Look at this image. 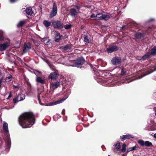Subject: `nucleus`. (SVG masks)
Masks as SVG:
<instances>
[{"mask_svg": "<svg viewBox=\"0 0 156 156\" xmlns=\"http://www.w3.org/2000/svg\"><path fill=\"white\" fill-rule=\"evenodd\" d=\"M19 122L23 128L30 127L34 123V116L31 113H24L19 117Z\"/></svg>", "mask_w": 156, "mask_h": 156, "instance_id": "nucleus-1", "label": "nucleus"}, {"mask_svg": "<svg viewBox=\"0 0 156 156\" xmlns=\"http://www.w3.org/2000/svg\"><path fill=\"white\" fill-rule=\"evenodd\" d=\"M3 129L6 134V137L5 138V140L7 144L8 147L9 148L10 146L11 141L9 133L8 124L7 123L4 122L3 125Z\"/></svg>", "mask_w": 156, "mask_h": 156, "instance_id": "nucleus-2", "label": "nucleus"}, {"mask_svg": "<svg viewBox=\"0 0 156 156\" xmlns=\"http://www.w3.org/2000/svg\"><path fill=\"white\" fill-rule=\"evenodd\" d=\"M57 12V8L56 4L55 3H53L52 9L50 13V17L52 18L55 16Z\"/></svg>", "mask_w": 156, "mask_h": 156, "instance_id": "nucleus-3", "label": "nucleus"}, {"mask_svg": "<svg viewBox=\"0 0 156 156\" xmlns=\"http://www.w3.org/2000/svg\"><path fill=\"white\" fill-rule=\"evenodd\" d=\"M53 26L54 28L60 29L63 28V24L60 21H54L52 22Z\"/></svg>", "mask_w": 156, "mask_h": 156, "instance_id": "nucleus-4", "label": "nucleus"}, {"mask_svg": "<svg viewBox=\"0 0 156 156\" xmlns=\"http://www.w3.org/2000/svg\"><path fill=\"white\" fill-rule=\"evenodd\" d=\"M25 98V95L22 93L18 94L17 97L13 99L14 103H16L19 101H22Z\"/></svg>", "mask_w": 156, "mask_h": 156, "instance_id": "nucleus-5", "label": "nucleus"}, {"mask_svg": "<svg viewBox=\"0 0 156 156\" xmlns=\"http://www.w3.org/2000/svg\"><path fill=\"white\" fill-rule=\"evenodd\" d=\"M9 43L10 41H9L2 44H0V51H2L5 50L9 46Z\"/></svg>", "mask_w": 156, "mask_h": 156, "instance_id": "nucleus-6", "label": "nucleus"}, {"mask_svg": "<svg viewBox=\"0 0 156 156\" xmlns=\"http://www.w3.org/2000/svg\"><path fill=\"white\" fill-rule=\"evenodd\" d=\"M31 44L29 43H25L24 44V48L23 51V53H25L29 51L31 48Z\"/></svg>", "mask_w": 156, "mask_h": 156, "instance_id": "nucleus-7", "label": "nucleus"}, {"mask_svg": "<svg viewBox=\"0 0 156 156\" xmlns=\"http://www.w3.org/2000/svg\"><path fill=\"white\" fill-rule=\"evenodd\" d=\"M85 62V60L84 58L80 57L78 58L75 61L74 63L76 65H82Z\"/></svg>", "mask_w": 156, "mask_h": 156, "instance_id": "nucleus-8", "label": "nucleus"}, {"mask_svg": "<svg viewBox=\"0 0 156 156\" xmlns=\"http://www.w3.org/2000/svg\"><path fill=\"white\" fill-rule=\"evenodd\" d=\"M118 50V48L116 45H111L107 49V51L108 53H112L113 52Z\"/></svg>", "mask_w": 156, "mask_h": 156, "instance_id": "nucleus-9", "label": "nucleus"}, {"mask_svg": "<svg viewBox=\"0 0 156 156\" xmlns=\"http://www.w3.org/2000/svg\"><path fill=\"white\" fill-rule=\"evenodd\" d=\"M111 62L113 65H116L121 63V60L119 58L116 57L112 58Z\"/></svg>", "mask_w": 156, "mask_h": 156, "instance_id": "nucleus-10", "label": "nucleus"}, {"mask_svg": "<svg viewBox=\"0 0 156 156\" xmlns=\"http://www.w3.org/2000/svg\"><path fill=\"white\" fill-rule=\"evenodd\" d=\"M58 74L55 72L51 73L49 76V78L51 79H55L58 77Z\"/></svg>", "mask_w": 156, "mask_h": 156, "instance_id": "nucleus-11", "label": "nucleus"}, {"mask_svg": "<svg viewBox=\"0 0 156 156\" xmlns=\"http://www.w3.org/2000/svg\"><path fill=\"white\" fill-rule=\"evenodd\" d=\"M25 12L27 15H34V12L30 7L27 8L25 10Z\"/></svg>", "mask_w": 156, "mask_h": 156, "instance_id": "nucleus-12", "label": "nucleus"}, {"mask_svg": "<svg viewBox=\"0 0 156 156\" xmlns=\"http://www.w3.org/2000/svg\"><path fill=\"white\" fill-rule=\"evenodd\" d=\"M133 138V136L129 134H126V135H123L120 136V139L121 140H123L126 139H128L129 138Z\"/></svg>", "mask_w": 156, "mask_h": 156, "instance_id": "nucleus-13", "label": "nucleus"}, {"mask_svg": "<svg viewBox=\"0 0 156 156\" xmlns=\"http://www.w3.org/2000/svg\"><path fill=\"white\" fill-rule=\"evenodd\" d=\"M150 70V72H148V73H147V74H144V75H143L141 76H139L138 79H140V78H142L144 76H146V75L150 74V73L153 72L154 71L156 70V67H153V66H151V69Z\"/></svg>", "mask_w": 156, "mask_h": 156, "instance_id": "nucleus-14", "label": "nucleus"}, {"mask_svg": "<svg viewBox=\"0 0 156 156\" xmlns=\"http://www.w3.org/2000/svg\"><path fill=\"white\" fill-rule=\"evenodd\" d=\"M62 36H61L60 34L58 32H56L55 34V41L57 42L59 41V40L61 39V37Z\"/></svg>", "mask_w": 156, "mask_h": 156, "instance_id": "nucleus-15", "label": "nucleus"}, {"mask_svg": "<svg viewBox=\"0 0 156 156\" xmlns=\"http://www.w3.org/2000/svg\"><path fill=\"white\" fill-rule=\"evenodd\" d=\"M97 14L96 15V19L98 20H103V14L97 12Z\"/></svg>", "mask_w": 156, "mask_h": 156, "instance_id": "nucleus-16", "label": "nucleus"}, {"mask_svg": "<svg viewBox=\"0 0 156 156\" xmlns=\"http://www.w3.org/2000/svg\"><path fill=\"white\" fill-rule=\"evenodd\" d=\"M43 24L46 28H48L51 25V22L47 20H44Z\"/></svg>", "mask_w": 156, "mask_h": 156, "instance_id": "nucleus-17", "label": "nucleus"}, {"mask_svg": "<svg viewBox=\"0 0 156 156\" xmlns=\"http://www.w3.org/2000/svg\"><path fill=\"white\" fill-rule=\"evenodd\" d=\"M151 55V53L147 52L139 60H144L148 58Z\"/></svg>", "mask_w": 156, "mask_h": 156, "instance_id": "nucleus-18", "label": "nucleus"}, {"mask_svg": "<svg viewBox=\"0 0 156 156\" xmlns=\"http://www.w3.org/2000/svg\"><path fill=\"white\" fill-rule=\"evenodd\" d=\"M59 86L60 83L58 81L54 82L52 83V87L54 89L57 88Z\"/></svg>", "mask_w": 156, "mask_h": 156, "instance_id": "nucleus-19", "label": "nucleus"}, {"mask_svg": "<svg viewBox=\"0 0 156 156\" xmlns=\"http://www.w3.org/2000/svg\"><path fill=\"white\" fill-rule=\"evenodd\" d=\"M36 81L37 82L44 83H45V81L44 78H42L40 77H36Z\"/></svg>", "mask_w": 156, "mask_h": 156, "instance_id": "nucleus-20", "label": "nucleus"}, {"mask_svg": "<svg viewBox=\"0 0 156 156\" xmlns=\"http://www.w3.org/2000/svg\"><path fill=\"white\" fill-rule=\"evenodd\" d=\"M70 15L72 16H75L77 14V12L75 9H72L70 11Z\"/></svg>", "mask_w": 156, "mask_h": 156, "instance_id": "nucleus-21", "label": "nucleus"}, {"mask_svg": "<svg viewBox=\"0 0 156 156\" xmlns=\"http://www.w3.org/2000/svg\"><path fill=\"white\" fill-rule=\"evenodd\" d=\"M139 148V147H136V146H135L133 147L129 148L128 149L126 152V153H127L129 151H132L134 150H137Z\"/></svg>", "mask_w": 156, "mask_h": 156, "instance_id": "nucleus-22", "label": "nucleus"}, {"mask_svg": "<svg viewBox=\"0 0 156 156\" xmlns=\"http://www.w3.org/2000/svg\"><path fill=\"white\" fill-rule=\"evenodd\" d=\"M143 36V34L141 33H136L134 35V36L137 39L140 38Z\"/></svg>", "mask_w": 156, "mask_h": 156, "instance_id": "nucleus-23", "label": "nucleus"}, {"mask_svg": "<svg viewBox=\"0 0 156 156\" xmlns=\"http://www.w3.org/2000/svg\"><path fill=\"white\" fill-rule=\"evenodd\" d=\"M70 46L69 45L67 44L62 47V49L64 51H69L70 49Z\"/></svg>", "mask_w": 156, "mask_h": 156, "instance_id": "nucleus-24", "label": "nucleus"}, {"mask_svg": "<svg viewBox=\"0 0 156 156\" xmlns=\"http://www.w3.org/2000/svg\"><path fill=\"white\" fill-rule=\"evenodd\" d=\"M115 148L117 151H120L121 150L120 143L119 142H118L117 144H115Z\"/></svg>", "mask_w": 156, "mask_h": 156, "instance_id": "nucleus-25", "label": "nucleus"}, {"mask_svg": "<svg viewBox=\"0 0 156 156\" xmlns=\"http://www.w3.org/2000/svg\"><path fill=\"white\" fill-rule=\"evenodd\" d=\"M66 99H61L59 100L58 101H56L54 103L52 104V105H56V104H59L60 103H62V102L64 101Z\"/></svg>", "mask_w": 156, "mask_h": 156, "instance_id": "nucleus-26", "label": "nucleus"}, {"mask_svg": "<svg viewBox=\"0 0 156 156\" xmlns=\"http://www.w3.org/2000/svg\"><path fill=\"white\" fill-rule=\"evenodd\" d=\"M26 20H22L20 21L17 24V26L18 27H22L23 25L25 24L26 23Z\"/></svg>", "mask_w": 156, "mask_h": 156, "instance_id": "nucleus-27", "label": "nucleus"}, {"mask_svg": "<svg viewBox=\"0 0 156 156\" xmlns=\"http://www.w3.org/2000/svg\"><path fill=\"white\" fill-rule=\"evenodd\" d=\"M151 54L152 55L156 54V46L151 49Z\"/></svg>", "mask_w": 156, "mask_h": 156, "instance_id": "nucleus-28", "label": "nucleus"}, {"mask_svg": "<svg viewBox=\"0 0 156 156\" xmlns=\"http://www.w3.org/2000/svg\"><path fill=\"white\" fill-rule=\"evenodd\" d=\"M111 17V15L109 14L104 15L103 14V20H108Z\"/></svg>", "mask_w": 156, "mask_h": 156, "instance_id": "nucleus-29", "label": "nucleus"}, {"mask_svg": "<svg viewBox=\"0 0 156 156\" xmlns=\"http://www.w3.org/2000/svg\"><path fill=\"white\" fill-rule=\"evenodd\" d=\"M152 145L151 143L149 141H145L144 146L146 147H151Z\"/></svg>", "mask_w": 156, "mask_h": 156, "instance_id": "nucleus-30", "label": "nucleus"}, {"mask_svg": "<svg viewBox=\"0 0 156 156\" xmlns=\"http://www.w3.org/2000/svg\"><path fill=\"white\" fill-rule=\"evenodd\" d=\"M126 147L127 146L125 144H122V147L121 150V151L122 152H124L126 151Z\"/></svg>", "mask_w": 156, "mask_h": 156, "instance_id": "nucleus-31", "label": "nucleus"}, {"mask_svg": "<svg viewBox=\"0 0 156 156\" xmlns=\"http://www.w3.org/2000/svg\"><path fill=\"white\" fill-rule=\"evenodd\" d=\"M138 143L141 146H144L145 141L142 140H139L137 141Z\"/></svg>", "mask_w": 156, "mask_h": 156, "instance_id": "nucleus-32", "label": "nucleus"}, {"mask_svg": "<svg viewBox=\"0 0 156 156\" xmlns=\"http://www.w3.org/2000/svg\"><path fill=\"white\" fill-rule=\"evenodd\" d=\"M126 71L125 70V69H122L121 70V75H124L126 74Z\"/></svg>", "mask_w": 156, "mask_h": 156, "instance_id": "nucleus-33", "label": "nucleus"}, {"mask_svg": "<svg viewBox=\"0 0 156 156\" xmlns=\"http://www.w3.org/2000/svg\"><path fill=\"white\" fill-rule=\"evenodd\" d=\"M72 26L71 25L68 24L64 26V28L66 29H69Z\"/></svg>", "mask_w": 156, "mask_h": 156, "instance_id": "nucleus-34", "label": "nucleus"}, {"mask_svg": "<svg viewBox=\"0 0 156 156\" xmlns=\"http://www.w3.org/2000/svg\"><path fill=\"white\" fill-rule=\"evenodd\" d=\"M84 41L85 42L89 43L90 42L89 40L88 39V37L86 36L84 37Z\"/></svg>", "mask_w": 156, "mask_h": 156, "instance_id": "nucleus-35", "label": "nucleus"}, {"mask_svg": "<svg viewBox=\"0 0 156 156\" xmlns=\"http://www.w3.org/2000/svg\"><path fill=\"white\" fill-rule=\"evenodd\" d=\"M12 79V76L11 75H10L7 78L6 80L8 81H10Z\"/></svg>", "mask_w": 156, "mask_h": 156, "instance_id": "nucleus-36", "label": "nucleus"}, {"mask_svg": "<svg viewBox=\"0 0 156 156\" xmlns=\"http://www.w3.org/2000/svg\"><path fill=\"white\" fill-rule=\"evenodd\" d=\"M4 40V37L1 34H0V41H2Z\"/></svg>", "mask_w": 156, "mask_h": 156, "instance_id": "nucleus-37", "label": "nucleus"}, {"mask_svg": "<svg viewBox=\"0 0 156 156\" xmlns=\"http://www.w3.org/2000/svg\"><path fill=\"white\" fill-rule=\"evenodd\" d=\"M90 17H91V18L96 17V15H95L94 14H93L91 15Z\"/></svg>", "mask_w": 156, "mask_h": 156, "instance_id": "nucleus-38", "label": "nucleus"}, {"mask_svg": "<svg viewBox=\"0 0 156 156\" xmlns=\"http://www.w3.org/2000/svg\"><path fill=\"white\" fill-rule=\"evenodd\" d=\"M127 27V26L125 25V26H122V29H126Z\"/></svg>", "mask_w": 156, "mask_h": 156, "instance_id": "nucleus-39", "label": "nucleus"}, {"mask_svg": "<svg viewBox=\"0 0 156 156\" xmlns=\"http://www.w3.org/2000/svg\"><path fill=\"white\" fill-rule=\"evenodd\" d=\"M11 97V94H10L8 96V97L7 98V99H9Z\"/></svg>", "mask_w": 156, "mask_h": 156, "instance_id": "nucleus-40", "label": "nucleus"}, {"mask_svg": "<svg viewBox=\"0 0 156 156\" xmlns=\"http://www.w3.org/2000/svg\"><path fill=\"white\" fill-rule=\"evenodd\" d=\"M2 82V79H0V87H1V83Z\"/></svg>", "mask_w": 156, "mask_h": 156, "instance_id": "nucleus-41", "label": "nucleus"}, {"mask_svg": "<svg viewBox=\"0 0 156 156\" xmlns=\"http://www.w3.org/2000/svg\"><path fill=\"white\" fill-rule=\"evenodd\" d=\"M127 155V153H126V154H123L122 156H126Z\"/></svg>", "mask_w": 156, "mask_h": 156, "instance_id": "nucleus-42", "label": "nucleus"}, {"mask_svg": "<svg viewBox=\"0 0 156 156\" xmlns=\"http://www.w3.org/2000/svg\"><path fill=\"white\" fill-rule=\"evenodd\" d=\"M154 137L156 139V133H155L154 135Z\"/></svg>", "mask_w": 156, "mask_h": 156, "instance_id": "nucleus-43", "label": "nucleus"}, {"mask_svg": "<svg viewBox=\"0 0 156 156\" xmlns=\"http://www.w3.org/2000/svg\"><path fill=\"white\" fill-rule=\"evenodd\" d=\"M18 87V86H14V87L15 88H16L17 87Z\"/></svg>", "mask_w": 156, "mask_h": 156, "instance_id": "nucleus-44", "label": "nucleus"}, {"mask_svg": "<svg viewBox=\"0 0 156 156\" xmlns=\"http://www.w3.org/2000/svg\"><path fill=\"white\" fill-rule=\"evenodd\" d=\"M153 20H154V19H150V21H152Z\"/></svg>", "mask_w": 156, "mask_h": 156, "instance_id": "nucleus-45", "label": "nucleus"}, {"mask_svg": "<svg viewBox=\"0 0 156 156\" xmlns=\"http://www.w3.org/2000/svg\"><path fill=\"white\" fill-rule=\"evenodd\" d=\"M76 7H77V8L78 9H79V7H78V6H76Z\"/></svg>", "mask_w": 156, "mask_h": 156, "instance_id": "nucleus-46", "label": "nucleus"}, {"mask_svg": "<svg viewBox=\"0 0 156 156\" xmlns=\"http://www.w3.org/2000/svg\"><path fill=\"white\" fill-rule=\"evenodd\" d=\"M47 39V38L46 37H45V41Z\"/></svg>", "mask_w": 156, "mask_h": 156, "instance_id": "nucleus-47", "label": "nucleus"}, {"mask_svg": "<svg viewBox=\"0 0 156 156\" xmlns=\"http://www.w3.org/2000/svg\"><path fill=\"white\" fill-rule=\"evenodd\" d=\"M155 115H156V110L155 111Z\"/></svg>", "mask_w": 156, "mask_h": 156, "instance_id": "nucleus-48", "label": "nucleus"}, {"mask_svg": "<svg viewBox=\"0 0 156 156\" xmlns=\"http://www.w3.org/2000/svg\"><path fill=\"white\" fill-rule=\"evenodd\" d=\"M38 99H39V96H38Z\"/></svg>", "mask_w": 156, "mask_h": 156, "instance_id": "nucleus-49", "label": "nucleus"}]
</instances>
